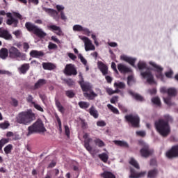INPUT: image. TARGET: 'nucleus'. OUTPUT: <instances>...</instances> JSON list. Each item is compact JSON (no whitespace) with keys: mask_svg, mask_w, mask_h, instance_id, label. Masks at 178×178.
Instances as JSON below:
<instances>
[{"mask_svg":"<svg viewBox=\"0 0 178 178\" xmlns=\"http://www.w3.org/2000/svg\"><path fill=\"white\" fill-rule=\"evenodd\" d=\"M47 131L44 122L41 120H38L32 125L28 127V132L26 133V137L34 134L35 133H39V134H44Z\"/></svg>","mask_w":178,"mask_h":178,"instance_id":"3","label":"nucleus"},{"mask_svg":"<svg viewBox=\"0 0 178 178\" xmlns=\"http://www.w3.org/2000/svg\"><path fill=\"white\" fill-rule=\"evenodd\" d=\"M33 105L34 108L37 109V111H39L40 112H44V109L39 104L35 103Z\"/></svg>","mask_w":178,"mask_h":178,"instance_id":"53","label":"nucleus"},{"mask_svg":"<svg viewBox=\"0 0 178 178\" xmlns=\"http://www.w3.org/2000/svg\"><path fill=\"white\" fill-rule=\"evenodd\" d=\"M48 48H49V49H56V48H58V46L56 44L49 42Z\"/></svg>","mask_w":178,"mask_h":178,"instance_id":"56","label":"nucleus"},{"mask_svg":"<svg viewBox=\"0 0 178 178\" xmlns=\"http://www.w3.org/2000/svg\"><path fill=\"white\" fill-rule=\"evenodd\" d=\"M118 99H119V97L118 96H115L111 99L110 102L111 104H116V102H118Z\"/></svg>","mask_w":178,"mask_h":178,"instance_id":"64","label":"nucleus"},{"mask_svg":"<svg viewBox=\"0 0 178 178\" xmlns=\"http://www.w3.org/2000/svg\"><path fill=\"white\" fill-rule=\"evenodd\" d=\"M56 106L58 108L59 112H60L61 113H64L65 108H63V106H62V104H60V102H59V101L58 100H56Z\"/></svg>","mask_w":178,"mask_h":178,"instance_id":"37","label":"nucleus"},{"mask_svg":"<svg viewBox=\"0 0 178 178\" xmlns=\"http://www.w3.org/2000/svg\"><path fill=\"white\" fill-rule=\"evenodd\" d=\"M10 126V124L9 123V122L6 121L0 124V129H2V130H5L8 129V127H9Z\"/></svg>","mask_w":178,"mask_h":178,"instance_id":"42","label":"nucleus"},{"mask_svg":"<svg viewBox=\"0 0 178 178\" xmlns=\"http://www.w3.org/2000/svg\"><path fill=\"white\" fill-rule=\"evenodd\" d=\"M67 56L72 60H76V59H77V56H76V55H74L73 53H68Z\"/></svg>","mask_w":178,"mask_h":178,"instance_id":"55","label":"nucleus"},{"mask_svg":"<svg viewBox=\"0 0 178 178\" xmlns=\"http://www.w3.org/2000/svg\"><path fill=\"white\" fill-rule=\"evenodd\" d=\"M152 102L157 106H161V99H159L158 97L152 98Z\"/></svg>","mask_w":178,"mask_h":178,"instance_id":"39","label":"nucleus"},{"mask_svg":"<svg viewBox=\"0 0 178 178\" xmlns=\"http://www.w3.org/2000/svg\"><path fill=\"white\" fill-rule=\"evenodd\" d=\"M83 138L85 139V148H86L87 151L89 152H91V151H92V147L90 145V143L92 141V139L88 137V134L83 135Z\"/></svg>","mask_w":178,"mask_h":178,"instance_id":"17","label":"nucleus"},{"mask_svg":"<svg viewBox=\"0 0 178 178\" xmlns=\"http://www.w3.org/2000/svg\"><path fill=\"white\" fill-rule=\"evenodd\" d=\"M97 126H99V127H104L106 126V123L104 122V121H103V120L98 121L97 122Z\"/></svg>","mask_w":178,"mask_h":178,"instance_id":"57","label":"nucleus"},{"mask_svg":"<svg viewBox=\"0 0 178 178\" xmlns=\"http://www.w3.org/2000/svg\"><path fill=\"white\" fill-rule=\"evenodd\" d=\"M79 38L84 43L85 51L86 52H88V51H95V46L92 44V41L90 38L82 35H79Z\"/></svg>","mask_w":178,"mask_h":178,"instance_id":"7","label":"nucleus"},{"mask_svg":"<svg viewBox=\"0 0 178 178\" xmlns=\"http://www.w3.org/2000/svg\"><path fill=\"white\" fill-rule=\"evenodd\" d=\"M13 34L17 37V38H20L22 37V31L20 30H17L14 32H13Z\"/></svg>","mask_w":178,"mask_h":178,"instance_id":"52","label":"nucleus"},{"mask_svg":"<svg viewBox=\"0 0 178 178\" xmlns=\"http://www.w3.org/2000/svg\"><path fill=\"white\" fill-rule=\"evenodd\" d=\"M73 31H79V32H83V34H86V35H90L91 34V31H90V29L88 28H86L80 24H75L72 27Z\"/></svg>","mask_w":178,"mask_h":178,"instance_id":"14","label":"nucleus"},{"mask_svg":"<svg viewBox=\"0 0 178 178\" xmlns=\"http://www.w3.org/2000/svg\"><path fill=\"white\" fill-rule=\"evenodd\" d=\"M79 77L81 79V81H79V84L83 90V91H89L88 92H84L83 95L88 99H94L96 97H98V93H95L94 90H91V84L88 82H84V79H83V74L81 72L79 73Z\"/></svg>","mask_w":178,"mask_h":178,"instance_id":"4","label":"nucleus"},{"mask_svg":"<svg viewBox=\"0 0 178 178\" xmlns=\"http://www.w3.org/2000/svg\"><path fill=\"white\" fill-rule=\"evenodd\" d=\"M95 143L96 145H97V147H105V143H104V141L101 140L100 139H96L95 140Z\"/></svg>","mask_w":178,"mask_h":178,"instance_id":"43","label":"nucleus"},{"mask_svg":"<svg viewBox=\"0 0 178 178\" xmlns=\"http://www.w3.org/2000/svg\"><path fill=\"white\" fill-rule=\"evenodd\" d=\"M138 67L140 70H144V69H147V64L144 61H139Z\"/></svg>","mask_w":178,"mask_h":178,"instance_id":"41","label":"nucleus"},{"mask_svg":"<svg viewBox=\"0 0 178 178\" xmlns=\"http://www.w3.org/2000/svg\"><path fill=\"white\" fill-rule=\"evenodd\" d=\"M65 94L68 98H73V97H74V92L73 90H67L65 92Z\"/></svg>","mask_w":178,"mask_h":178,"instance_id":"51","label":"nucleus"},{"mask_svg":"<svg viewBox=\"0 0 178 178\" xmlns=\"http://www.w3.org/2000/svg\"><path fill=\"white\" fill-rule=\"evenodd\" d=\"M134 82V78L133 77V76H128V81H127L128 86H131V84Z\"/></svg>","mask_w":178,"mask_h":178,"instance_id":"61","label":"nucleus"},{"mask_svg":"<svg viewBox=\"0 0 178 178\" xmlns=\"http://www.w3.org/2000/svg\"><path fill=\"white\" fill-rule=\"evenodd\" d=\"M118 69L120 73H130L131 72V69L129 68L127 66L124 64L120 63L118 65Z\"/></svg>","mask_w":178,"mask_h":178,"instance_id":"20","label":"nucleus"},{"mask_svg":"<svg viewBox=\"0 0 178 178\" xmlns=\"http://www.w3.org/2000/svg\"><path fill=\"white\" fill-rule=\"evenodd\" d=\"M89 113L90 115H91V116H93V118H95V119H98V111H97V109H95V108L94 106H92L90 109H89Z\"/></svg>","mask_w":178,"mask_h":178,"instance_id":"29","label":"nucleus"},{"mask_svg":"<svg viewBox=\"0 0 178 178\" xmlns=\"http://www.w3.org/2000/svg\"><path fill=\"white\" fill-rule=\"evenodd\" d=\"M30 69V64L25 63L18 67V71L21 74H26Z\"/></svg>","mask_w":178,"mask_h":178,"instance_id":"21","label":"nucleus"},{"mask_svg":"<svg viewBox=\"0 0 178 178\" xmlns=\"http://www.w3.org/2000/svg\"><path fill=\"white\" fill-rule=\"evenodd\" d=\"M164 119H160L156 121L155 127L160 136L162 137H168V136L170 134V125H169V122H172V117L169 115H165Z\"/></svg>","mask_w":178,"mask_h":178,"instance_id":"1","label":"nucleus"},{"mask_svg":"<svg viewBox=\"0 0 178 178\" xmlns=\"http://www.w3.org/2000/svg\"><path fill=\"white\" fill-rule=\"evenodd\" d=\"M33 99H34V97H33V96H31V95H29L26 98L27 102H29V104H31L32 105L35 104V102H34V101H33Z\"/></svg>","mask_w":178,"mask_h":178,"instance_id":"50","label":"nucleus"},{"mask_svg":"<svg viewBox=\"0 0 178 178\" xmlns=\"http://www.w3.org/2000/svg\"><path fill=\"white\" fill-rule=\"evenodd\" d=\"M56 8L58 12H63V10H65V6L62 5H56Z\"/></svg>","mask_w":178,"mask_h":178,"instance_id":"60","label":"nucleus"},{"mask_svg":"<svg viewBox=\"0 0 178 178\" xmlns=\"http://www.w3.org/2000/svg\"><path fill=\"white\" fill-rule=\"evenodd\" d=\"M35 119V114L31 109L20 112L16 117V122L19 124H24L29 126Z\"/></svg>","mask_w":178,"mask_h":178,"instance_id":"2","label":"nucleus"},{"mask_svg":"<svg viewBox=\"0 0 178 178\" xmlns=\"http://www.w3.org/2000/svg\"><path fill=\"white\" fill-rule=\"evenodd\" d=\"M158 176V170L154 169L149 171L147 177L149 178H155Z\"/></svg>","mask_w":178,"mask_h":178,"instance_id":"32","label":"nucleus"},{"mask_svg":"<svg viewBox=\"0 0 178 178\" xmlns=\"http://www.w3.org/2000/svg\"><path fill=\"white\" fill-rule=\"evenodd\" d=\"M25 26L29 31H33L34 34H36L38 37L42 38L47 36V33L44 32L42 29L30 22H26Z\"/></svg>","mask_w":178,"mask_h":178,"instance_id":"6","label":"nucleus"},{"mask_svg":"<svg viewBox=\"0 0 178 178\" xmlns=\"http://www.w3.org/2000/svg\"><path fill=\"white\" fill-rule=\"evenodd\" d=\"M168 95H176V89L172 88H168Z\"/></svg>","mask_w":178,"mask_h":178,"instance_id":"49","label":"nucleus"},{"mask_svg":"<svg viewBox=\"0 0 178 178\" xmlns=\"http://www.w3.org/2000/svg\"><path fill=\"white\" fill-rule=\"evenodd\" d=\"M8 143H9V138H3L0 140V143L3 147L5 144H8Z\"/></svg>","mask_w":178,"mask_h":178,"instance_id":"58","label":"nucleus"},{"mask_svg":"<svg viewBox=\"0 0 178 178\" xmlns=\"http://www.w3.org/2000/svg\"><path fill=\"white\" fill-rule=\"evenodd\" d=\"M129 163L130 165L134 166V168H136V169H140V165H138V162H137V161L134 159V158L131 157L129 159Z\"/></svg>","mask_w":178,"mask_h":178,"instance_id":"34","label":"nucleus"},{"mask_svg":"<svg viewBox=\"0 0 178 178\" xmlns=\"http://www.w3.org/2000/svg\"><path fill=\"white\" fill-rule=\"evenodd\" d=\"M8 54L11 59H17L18 58L20 59L24 58V54L20 52V51L15 47H11L8 49Z\"/></svg>","mask_w":178,"mask_h":178,"instance_id":"8","label":"nucleus"},{"mask_svg":"<svg viewBox=\"0 0 178 178\" xmlns=\"http://www.w3.org/2000/svg\"><path fill=\"white\" fill-rule=\"evenodd\" d=\"M99 158L104 163L108 162V159H109V153L106 152V153H102L99 154Z\"/></svg>","mask_w":178,"mask_h":178,"instance_id":"28","label":"nucleus"},{"mask_svg":"<svg viewBox=\"0 0 178 178\" xmlns=\"http://www.w3.org/2000/svg\"><path fill=\"white\" fill-rule=\"evenodd\" d=\"M0 37L1 38H4V40H6L7 41H10L13 38L12 34L9 33V31L3 28H0Z\"/></svg>","mask_w":178,"mask_h":178,"instance_id":"15","label":"nucleus"},{"mask_svg":"<svg viewBox=\"0 0 178 178\" xmlns=\"http://www.w3.org/2000/svg\"><path fill=\"white\" fill-rule=\"evenodd\" d=\"M47 29H49V30H51V31H54L55 33L56 31L59 30L60 29V27H59L56 25H49L47 26Z\"/></svg>","mask_w":178,"mask_h":178,"instance_id":"44","label":"nucleus"},{"mask_svg":"<svg viewBox=\"0 0 178 178\" xmlns=\"http://www.w3.org/2000/svg\"><path fill=\"white\" fill-rule=\"evenodd\" d=\"M43 10L44 12H46V13H48V15H49L50 16H52V17H54V19H56V20H59V17H58V11L55 10L54 9H51V8H44Z\"/></svg>","mask_w":178,"mask_h":178,"instance_id":"19","label":"nucleus"},{"mask_svg":"<svg viewBox=\"0 0 178 178\" xmlns=\"http://www.w3.org/2000/svg\"><path fill=\"white\" fill-rule=\"evenodd\" d=\"M64 129H65V135L69 138V137H70V129L69 128V126L65 125Z\"/></svg>","mask_w":178,"mask_h":178,"instance_id":"47","label":"nucleus"},{"mask_svg":"<svg viewBox=\"0 0 178 178\" xmlns=\"http://www.w3.org/2000/svg\"><path fill=\"white\" fill-rule=\"evenodd\" d=\"M120 59L122 60H124V62H127V63H130L131 66L134 67V63H136V61L137 60L136 58H133L131 57H129V56H126L124 54L120 56Z\"/></svg>","mask_w":178,"mask_h":178,"instance_id":"18","label":"nucleus"},{"mask_svg":"<svg viewBox=\"0 0 178 178\" xmlns=\"http://www.w3.org/2000/svg\"><path fill=\"white\" fill-rule=\"evenodd\" d=\"M79 59H80L81 62L85 66H87V60L83 57V55L79 54L78 55Z\"/></svg>","mask_w":178,"mask_h":178,"instance_id":"46","label":"nucleus"},{"mask_svg":"<svg viewBox=\"0 0 178 178\" xmlns=\"http://www.w3.org/2000/svg\"><path fill=\"white\" fill-rule=\"evenodd\" d=\"M138 145H140V147H143L140 150V156H142V158H148V156H151V155L154 154V150L150 149L148 147V144L144 142V140H139Z\"/></svg>","mask_w":178,"mask_h":178,"instance_id":"5","label":"nucleus"},{"mask_svg":"<svg viewBox=\"0 0 178 178\" xmlns=\"http://www.w3.org/2000/svg\"><path fill=\"white\" fill-rule=\"evenodd\" d=\"M149 65H151V66H152L154 67V70H155V72H156V76L157 77V79H159L160 80H161V81H163V77H165L163 76V74H162V70H163V69L162 67H161L159 65H156V63H155L154 62L150 61L149 62Z\"/></svg>","mask_w":178,"mask_h":178,"instance_id":"10","label":"nucleus"},{"mask_svg":"<svg viewBox=\"0 0 178 178\" xmlns=\"http://www.w3.org/2000/svg\"><path fill=\"white\" fill-rule=\"evenodd\" d=\"M147 172H142L140 173L136 172L134 169H131V175H129L130 178H140V177H144L145 176Z\"/></svg>","mask_w":178,"mask_h":178,"instance_id":"22","label":"nucleus"},{"mask_svg":"<svg viewBox=\"0 0 178 178\" xmlns=\"http://www.w3.org/2000/svg\"><path fill=\"white\" fill-rule=\"evenodd\" d=\"M30 55L32 58H40V56H43L44 53L42 51H38L37 50H33L30 52Z\"/></svg>","mask_w":178,"mask_h":178,"instance_id":"27","label":"nucleus"},{"mask_svg":"<svg viewBox=\"0 0 178 178\" xmlns=\"http://www.w3.org/2000/svg\"><path fill=\"white\" fill-rule=\"evenodd\" d=\"M126 120L129 122L134 127H139L140 126V117L137 115H129L125 116Z\"/></svg>","mask_w":178,"mask_h":178,"instance_id":"9","label":"nucleus"},{"mask_svg":"<svg viewBox=\"0 0 178 178\" xmlns=\"http://www.w3.org/2000/svg\"><path fill=\"white\" fill-rule=\"evenodd\" d=\"M64 73L67 76H76L77 74V70L73 64H67L64 70Z\"/></svg>","mask_w":178,"mask_h":178,"instance_id":"12","label":"nucleus"},{"mask_svg":"<svg viewBox=\"0 0 178 178\" xmlns=\"http://www.w3.org/2000/svg\"><path fill=\"white\" fill-rule=\"evenodd\" d=\"M11 104L13 105V106H17V105H19V102H17L16 99L13 98L11 99Z\"/></svg>","mask_w":178,"mask_h":178,"instance_id":"63","label":"nucleus"},{"mask_svg":"<svg viewBox=\"0 0 178 178\" xmlns=\"http://www.w3.org/2000/svg\"><path fill=\"white\" fill-rule=\"evenodd\" d=\"M111 68L113 69V70H114L115 73H117V74L119 73V71H118V69H116V63L113 62L111 63Z\"/></svg>","mask_w":178,"mask_h":178,"instance_id":"62","label":"nucleus"},{"mask_svg":"<svg viewBox=\"0 0 178 178\" xmlns=\"http://www.w3.org/2000/svg\"><path fill=\"white\" fill-rule=\"evenodd\" d=\"M6 16H7V17H9V19H7L6 24L8 26L14 24V27H17V24L19 23V21H17V19L16 18H14V17L12 16V13H6Z\"/></svg>","mask_w":178,"mask_h":178,"instance_id":"16","label":"nucleus"},{"mask_svg":"<svg viewBox=\"0 0 178 178\" xmlns=\"http://www.w3.org/2000/svg\"><path fill=\"white\" fill-rule=\"evenodd\" d=\"M45 84H47V81L45 79H39L35 83V88H40V87H42V86H45Z\"/></svg>","mask_w":178,"mask_h":178,"instance_id":"30","label":"nucleus"},{"mask_svg":"<svg viewBox=\"0 0 178 178\" xmlns=\"http://www.w3.org/2000/svg\"><path fill=\"white\" fill-rule=\"evenodd\" d=\"M107 108H108V109H110V111H111L113 113H115V115H119V110H118V108L112 106V104H108Z\"/></svg>","mask_w":178,"mask_h":178,"instance_id":"38","label":"nucleus"},{"mask_svg":"<svg viewBox=\"0 0 178 178\" xmlns=\"http://www.w3.org/2000/svg\"><path fill=\"white\" fill-rule=\"evenodd\" d=\"M129 94H130V95H131L132 97H134L135 98V99H136L137 101H143L144 99L142 97L141 95H138V94H136L134 93L133 91L129 90Z\"/></svg>","mask_w":178,"mask_h":178,"instance_id":"36","label":"nucleus"},{"mask_svg":"<svg viewBox=\"0 0 178 178\" xmlns=\"http://www.w3.org/2000/svg\"><path fill=\"white\" fill-rule=\"evenodd\" d=\"M114 144L123 148H129V143L124 140H113Z\"/></svg>","mask_w":178,"mask_h":178,"instance_id":"24","label":"nucleus"},{"mask_svg":"<svg viewBox=\"0 0 178 178\" xmlns=\"http://www.w3.org/2000/svg\"><path fill=\"white\" fill-rule=\"evenodd\" d=\"M8 55H9V52L8 51V49L2 48L0 50V58L1 59H6V58H8Z\"/></svg>","mask_w":178,"mask_h":178,"instance_id":"26","label":"nucleus"},{"mask_svg":"<svg viewBox=\"0 0 178 178\" xmlns=\"http://www.w3.org/2000/svg\"><path fill=\"white\" fill-rule=\"evenodd\" d=\"M12 149H13V145L12 144H9L4 147L3 151L6 155H8V154H11Z\"/></svg>","mask_w":178,"mask_h":178,"instance_id":"33","label":"nucleus"},{"mask_svg":"<svg viewBox=\"0 0 178 178\" xmlns=\"http://www.w3.org/2000/svg\"><path fill=\"white\" fill-rule=\"evenodd\" d=\"M165 156L170 159H172V158H178V145L172 146L170 150L167 151Z\"/></svg>","mask_w":178,"mask_h":178,"instance_id":"11","label":"nucleus"},{"mask_svg":"<svg viewBox=\"0 0 178 178\" xmlns=\"http://www.w3.org/2000/svg\"><path fill=\"white\" fill-rule=\"evenodd\" d=\"M106 91L108 93L109 95H112L113 94H116L117 92H119V89L113 90H112V88H106Z\"/></svg>","mask_w":178,"mask_h":178,"instance_id":"45","label":"nucleus"},{"mask_svg":"<svg viewBox=\"0 0 178 178\" xmlns=\"http://www.w3.org/2000/svg\"><path fill=\"white\" fill-rule=\"evenodd\" d=\"M97 66L104 75L108 74V67L105 64H104L102 62H98Z\"/></svg>","mask_w":178,"mask_h":178,"instance_id":"23","label":"nucleus"},{"mask_svg":"<svg viewBox=\"0 0 178 178\" xmlns=\"http://www.w3.org/2000/svg\"><path fill=\"white\" fill-rule=\"evenodd\" d=\"M137 136H139V137H145V131H136Z\"/></svg>","mask_w":178,"mask_h":178,"instance_id":"59","label":"nucleus"},{"mask_svg":"<svg viewBox=\"0 0 178 178\" xmlns=\"http://www.w3.org/2000/svg\"><path fill=\"white\" fill-rule=\"evenodd\" d=\"M140 74L142 77H143V79H145V80H146L149 84L156 83L155 81L154 80V76L152 75V74H151V72L149 70H147L145 72H141Z\"/></svg>","mask_w":178,"mask_h":178,"instance_id":"13","label":"nucleus"},{"mask_svg":"<svg viewBox=\"0 0 178 178\" xmlns=\"http://www.w3.org/2000/svg\"><path fill=\"white\" fill-rule=\"evenodd\" d=\"M78 105L81 108V109H87L90 107V103L87 102H79L78 103Z\"/></svg>","mask_w":178,"mask_h":178,"instance_id":"35","label":"nucleus"},{"mask_svg":"<svg viewBox=\"0 0 178 178\" xmlns=\"http://www.w3.org/2000/svg\"><path fill=\"white\" fill-rule=\"evenodd\" d=\"M163 101L165 102V104H166V105H168V106H171L172 105V100H170V98H163Z\"/></svg>","mask_w":178,"mask_h":178,"instance_id":"54","label":"nucleus"},{"mask_svg":"<svg viewBox=\"0 0 178 178\" xmlns=\"http://www.w3.org/2000/svg\"><path fill=\"white\" fill-rule=\"evenodd\" d=\"M114 87H117V88H125L126 84L123 82L118 81L114 83Z\"/></svg>","mask_w":178,"mask_h":178,"instance_id":"40","label":"nucleus"},{"mask_svg":"<svg viewBox=\"0 0 178 178\" xmlns=\"http://www.w3.org/2000/svg\"><path fill=\"white\" fill-rule=\"evenodd\" d=\"M56 120H57V123L58 124V130L61 133L62 131V122L60 121V118H59V117L58 115L56 116Z\"/></svg>","mask_w":178,"mask_h":178,"instance_id":"48","label":"nucleus"},{"mask_svg":"<svg viewBox=\"0 0 178 178\" xmlns=\"http://www.w3.org/2000/svg\"><path fill=\"white\" fill-rule=\"evenodd\" d=\"M42 67L44 70H54L56 67V66L51 63H43Z\"/></svg>","mask_w":178,"mask_h":178,"instance_id":"25","label":"nucleus"},{"mask_svg":"<svg viewBox=\"0 0 178 178\" xmlns=\"http://www.w3.org/2000/svg\"><path fill=\"white\" fill-rule=\"evenodd\" d=\"M101 176L104 178H116L115 175L109 171H105L104 173L101 174Z\"/></svg>","mask_w":178,"mask_h":178,"instance_id":"31","label":"nucleus"}]
</instances>
